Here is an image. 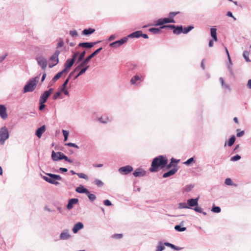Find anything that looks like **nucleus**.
I'll return each mask as SVG.
<instances>
[{
	"instance_id": "nucleus-43",
	"label": "nucleus",
	"mask_w": 251,
	"mask_h": 251,
	"mask_svg": "<svg viewBox=\"0 0 251 251\" xmlns=\"http://www.w3.org/2000/svg\"><path fill=\"white\" fill-rule=\"evenodd\" d=\"M86 195H87L89 199L91 201H95L96 199V196L93 194L90 193V192L89 191V193H87Z\"/></svg>"
},
{
	"instance_id": "nucleus-48",
	"label": "nucleus",
	"mask_w": 251,
	"mask_h": 251,
	"mask_svg": "<svg viewBox=\"0 0 251 251\" xmlns=\"http://www.w3.org/2000/svg\"><path fill=\"white\" fill-rule=\"evenodd\" d=\"M62 133L64 136V141H66L68 140V135H69V131L66 130H62Z\"/></svg>"
},
{
	"instance_id": "nucleus-51",
	"label": "nucleus",
	"mask_w": 251,
	"mask_h": 251,
	"mask_svg": "<svg viewBox=\"0 0 251 251\" xmlns=\"http://www.w3.org/2000/svg\"><path fill=\"white\" fill-rule=\"evenodd\" d=\"M94 183H95L96 185H97L99 187H101L104 184L103 182H102L101 180H100L99 179H95V180L94 181Z\"/></svg>"
},
{
	"instance_id": "nucleus-30",
	"label": "nucleus",
	"mask_w": 251,
	"mask_h": 251,
	"mask_svg": "<svg viewBox=\"0 0 251 251\" xmlns=\"http://www.w3.org/2000/svg\"><path fill=\"white\" fill-rule=\"evenodd\" d=\"M75 62L74 61V60L69 58L67 59L65 62L64 67H66V68L70 69Z\"/></svg>"
},
{
	"instance_id": "nucleus-19",
	"label": "nucleus",
	"mask_w": 251,
	"mask_h": 251,
	"mask_svg": "<svg viewBox=\"0 0 251 251\" xmlns=\"http://www.w3.org/2000/svg\"><path fill=\"white\" fill-rule=\"evenodd\" d=\"M95 46V43L93 42H81L80 43L78 47L86 49H90Z\"/></svg>"
},
{
	"instance_id": "nucleus-37",
	"label": "nucleus",
	"mask_w": 251,
	"mask_h": 251,
	"mask_svg": "<svg viewBox=\"0 0 251 251\" xmlns=\"http://www.w3.org/2000/svg\"><path fill=\"white\" fill-rule=\"evenodd\" d=\"M165 249V247L163 246V243L160 241L158 243V246L156 247V251H162Z\"/></svg>"
},
{
	"instance_id": "nucleus-54",
	"label": "nucleus",
	"mask_w": 251,
	"mask_h": 251,
	"mask_svg": "<svg viewBox=\"0 0 251 251\" xmlns=\"http://www.w3.org/2000/svg\"><path fill=\"white\" fill-rule=\"evenodd\" d=\"M84 66L85 65L82 62H81V63L73 71L75 72L77 71Z\"/></svg>"
},
{
	"instance_id": "nucleus-62",
	"label": "nucleus",
	"mask_w": 251,
	"mask_h": 251,
	"mask_svg": "<svg viewBox=\"0 0 251 251\" xmlns=\"http://www.w3.org/2000/svg\"><path fill=\"white\" fill-rule=\"evenodd\" d=\"M103 204L106 206H111L112 204L111 202L108 200H104L103 201Z\"/></svg>"
},
{
	"instance_id": "nucleus-45",
	"label": "nucleus",
	"mask_w": 251,
	"mask_h": 251,
	"mask_svg": "<svg viewBox=\"0 0 251 251\" xmlns=\"http://www.w3.org/2000/svg\"><path fill=\"white\" fill-rule=\"evenodd\" d=\"M192 162H195L194 158L193 157L189 158L188 160H187L186 161H185L183 163L187 166H189Z\"/></svg>"
},
{
	"instance_id": "nucleus-24",
	"label": "nucleus",
	"mask_w": 251,
	"mask_h": 251,
	"mask_svg": "<svg viewBox=\"0 0 251 251\" xmlns=\"http://www.w3.org/2000/svg\"><path fill=\"white\" fill-rule=\"evenodd\" d=\"M71 235L69 233L68 230H65L61 232L60 235V239L62 240H68L70 238Z\"/></svg>"
},
{
	"instance_id": "nucleus-27",
	"label": "nucleus",
	"mask_w": 251,
	"mask_h": 251,
	"mask_svg": "<svg viewBox=\"0 0 251 251\" xmlns=\"http://www.w3.org/2000/svg\"><path fill=\"white\" fill-rule=\"evenodd\" d=\"M89 65H85L84 66H83V68L80 70L79 72L77 74V75L74 77V79H76L78 76L85 73V72L89 69Z\"/></svg>"
},
{
	"instance_id": "nucleus-60",
	"label": "nucleus",
	"mask_w": 251,
	"mask_h": 251,
	"mask_svg": "<svg viewBox=\"0 0 251 251\" xmlns=\"http://www.w3.org/2000/svg\"><path fill=\"white\" fill-rule=\"evenodd\" d=\"M70 35L72 37L77 36L78 34L76 30H71L69 32Z\"/></svg>"
},
{
	"instance_id": "nucleus-31",
	"label": "nucleus",
	"mask_w": 251,
	"mask_h": 251,
	"mask_svg": "<svg viewBox=\"0 0 251 251\" xmlns=\"http://www.w3.org/2000/svg\"><path fill=\"white\" fill-rule=\"evenodd\" d=\"M179 160H177L173 157L171 159V162L169 164H167V166H166L167 169H169L171 168L172 167L174 166V163H177Z\"/></svg>"
},
{
	"instance_id": "nucleus-38",
	"label": "nucleus",
	"mask_w": 251,
	"mask_h": 251,
	"mask_svg": "<svg viewBox=\"0 0 251 251\" xmlns=\"http://www.w3.org/2000/svg\"><path fill=\"white\" fill-rule=\"evenodd\" d=\"M86 54V51L85 50L83 51L79 55H78V59H77V62L82 61L84 59V57L85 56V55Z\"/></svg>"
},
{
	"instance_id": "nucleus-44",
	"label": "nucleus",
	"mask_w": 251,
	"mask_h": 251,
	"mask_svg": "<svg viewBox=\"0 0 251 251\" xmlns=\"http://www.w3.org/2000/svg\"><path fill=\"white\" fill-rule=\"evenodd\" d=\"M61 90H59L58 92H56L53 96L52 99L53 100H57L59 97H60L61 95Z\"/></svg>"
},
{
	"instance_id": "nucleus-36",
	"label": "nucleus",
	"mask_w": 251,
	"mask_h": 251,
	"mask_svg": "<svg viewBox=\"0 0 251 251\" xmlns=\"http://www.w3.org/2000/svg\"><path fill=\"white\" fill-rule=\"evenodd\" d=\"M161 28H156V27H152L149 29V31L152 32L153 34H158L160 32V29Z\"/></svg>"
},
{
	"instance_id": "nucleus-9",
	"label": "nucleus",
	"mask_w": 251,
	"mask_h": 251,
	"mask_svg": "<svg viewBox=\"0 0 251 251\" xmlns=\"http://www.w3.org/2000/svg\"><path fill=\"white\" fill-rule=\"evenodd\" d=\"M53 91V88H50L47 91H45L41 95L39 100L43 102H46L48 98L50 97Z\"/></svg>"
},
{
	"instance_id": "nucleus-49",
	"label": "nucleus",
	"mask_w": 251,
	"mask_h": 251,
	"mask_svg": "<svg viewBox=\"0 0 251 251\" xmlns=\"http://www.w3.org/2000/svg\"><path fill=\"white\" fill-rule=\"evenodd\" d=\"M241 158V157L240 155L236 154V155L231 157L230 160L231 161H236L240 160Z\"/></svg>"
},
{
	"instance_id": "nucleus-25",
	"label": "nucleus",
	"mask_w": 251,
	"mask_h": 251,
	"mask_svg": "<svg viewBox=\"0 0 251 251\" xmlns=\"http://www.w3.org/2000/svg\"><path fill=\"white\" fill-rule=\"evenodd\" d=\"M143 78L142 76H140L138 75H134L130 79V83L132 84H134L138 81H142Z\"/></svg>"
},
{
	"instance_id": "nucleus-61",
	"label": "nucleus",
	"mask_w": 251,
	"mask_h": 251,
	"mask_svg": "<svg viewBox=\"0 0 251 251\" xmlns=\"http://www.w3.org/2000/svg\"><path fill=\"white\" fill-rule=\"evenodd\" d=\"M62 157H63V159H64V160H65L66 161H67V162H69V163H73V161L72 159H71L69 158H68V157L66 155H65V154L64 155V156H62Z\"/></svg>"
},
{
	"instance_id": "nucleus-13",
	"label": "nucleus",
	"mask_w": 251,
	"mask_h": 251,
	"mask_svg": "<svg viewBox=\"0 0 251 251\" xmlns=\"http://www.w3.org/2000/svg\"><path fill=\"white\" fill-rule=\"evenodd\" d=\"M178 169V168L177 165L174 166V168L173 169L170 170L169 171H168L166 173H164L163 174V176H162L163 177L166 178V177H169L171 176H173V175L176 174V173Z\"/></svg>"
},
{
	"instance_id": "nucleus-46",
	"label": "nucleus",
	"mask_w": 251,
	"mask_h": 251,
	"mask_svg": "<svg viewBox=\"0 0 251 251\" xmlns=\"http://www.w3.org/2000/svg\"><path fill=\"white\" fill-rule=\"evenodd\" d=\"M61 74H60L59 72H58L57 74H56L54 77L52 79V81L53 82H56L59 78H60L61 76Z\"/></svg>"
},
{
	"instance_id": "nucleus-40",
	"label": "nucleus",
	"mask_w": 251,
	"mask_h": 251,
	"mask_svg": "<svg viewBox=\"0 0 251 251\" xmlns=\"http://www.w3.org/2000/svg\"><path fill=\"white\" fill-rule=\"evenodd\" d=\"M249 52L248 51L245 50L243 52V55L244 58H245V59L246 60V61L247 62H250L251 60L249 58Z\"/></svg>"
},
{
	"instance_id": "nucleus-17",
	"label": "nucleus",
	"mask_w": 251,
	"mask_h": 251,
	"mask_svg": "<svg viewBox=\"0 0 251 251\" xmlns=\"http://www.w3.org/2000/svg\"><path fill=\"white\" fill-rule=\"evenodd\" d=\"M133 175L135 177L144 176L146 175V172L141 168H138L134 171Z\"/></svg>"
},
{
	"instance_id": "nucleus-23",
	"label": "nucleus",
	"mask_w": 251,
	"mask_h": 251,
	"mask_svg": "<svg viewBox=\"0 0 251 251\" xmlns=\"http://www.w3.org/2000/svg\"><path fill=\"white\" fill-rule=\"evenodd\" d=\"M75 191L77 193L80 194H87L89 193V190L85 188L84 186L80 185L79 186L76 187L75 189Z\"/></svg>"
},
{
	"instance_id": "nucleus-2",
	"label": "nucleus",
	"mask_w": 251,
	"mask_h": 251,
	"mask_svg": "<svg viewBox=\"0 0 251 251\" xmlns=\"http://www.w3.org/2000/svg\"><path fill=\"white\" fill-rule=\"evenodd\" d=\"M39 77L36 76L30 79L24 87V93L31 92L35 88Z\"/></svg>"
},
{
	"instance_id": "nucleus-7",
	"label": "nucleus",
	"mask_w": 251,
	"mask_h": 251,
	"mask_svg": "<svg viewBox=\"0 0 251 251\" xmlns=\"http://www.w3.org/2000/svg\"><path fill=\"white\" fill-rule=\"evenodd\" d=\"M102 50V47H100L96 50H95L93 52H92L90 55L88 56L87 57H86L82 61V62L85 65H88V63L90 61V60L95 57L96 55H97L101 50Z\"/></svg>"
},
{
	"instance_id": "nucleus-8",
	"label": "nucleus",
	"mask_w": 251,
	"mask_h": 251,
	"mask_svg": "<svg viewBox=\"0 0 251 251\" xmlns=\"http://www.w3.org/2000/svg\"><path fill=\"white\" fill-rule=\"evenodd\" d=\"M36 60L39 66H40L43 70H45L47 66V60L42 56H37Z\"/></svg>"
},
{
	"instance_id": "nucleus-20",
	"label": "nucleus",
	"mask_w": 251,
	"mask_h": 251,
	"mask_svg": "<svg viewBox=\"0 0 251 251\" xmlns=\"http://www.w3.org/2000/svg\"><path fill=\"white\" fill-rule=\"evenodd\" d=\"M168 23L167 18H160L155 22V24H154V25L161 26L162 25H164V24Z\"/></svg>"
},
{
	"instance_id": "nucleus-4",
	"label": "nucleus",
	"mask_w": 251,
	"mask_h": 251,
	"mask_svg": "<svg viewBox=\"0 0 251 251\" xmlns=\"http://www.w3.org/2000/svg\"><path fill=\"white\" fill-rule=\"evenodd\" d=\"M8 130L6 126H3L0 129V144L3 145L5 141L9 138Z\"/></svg>"
},
{
	"instance_id": "nucleus-26",
	"label": "nucleus",
	"mask_w": 251,
	"mask_h": 251,
	"mask_svg": "<svg viewBox=\"0 0 251 251\" xmlns=\"http://www.w3.org/2000/svg\"><path fill=\"white\" fill-rule=\"evenodd\" d=\"M95 31V29L92 28H85L82 31V34L85 36H89Z\"/></svg>"
},
{
	"instance_id": "nucleus-64",
	"label": "nucleus",
	"mask_w": 251,
	"mask_h": 251,
	"mask_svg": "<svg viewBox=\"0 0 251 251\" xmlns=\"http://www.w3.org/2000/svg\"><path fill=\"white\" fill-rule=\"evenodd\" d=\"M70 69L66 68V67H65V68L62 70L61 71L59 72L60 74H61V75H62L64 73H67L69 72Z\"/></svg>"
},
{
	"instance_id": "nucleus-11",
	"label": "nucleus",
	"mask_w": 251,
	"mask_h": 251,
	"mask_svg": "<svg viewBox=\"0 0 251 251\" xmlns=\"http://www.w3.org/2000/svg\"><path fill=\"white\" fill-rule=\"evenodd\" d=\"M199 197L195 199H190L187 201L188 209H192L196 206L198 205Z\"/></svg>"
},
{
	"instance_id": "nucleus-55",
	"label": "nucleus",
	"mask_w": 251,
	"mask_h": 251,
	"mask_svg": "<svg viewBox=\"0 0 251 251\" xmlns=\"http://www.w3.org/2000/svg\"><path fill=\"white\" fill-rule=\"evenodd\" d=\"M192 209L195 210L196 212H199L200 213L202 212V209L201 207L198 206V205L196 206Z\"/></svg>"
},
{
	"instance_id": "nucleus-14",
	"label": "nucleus",
	"mask_w": 251,
	"mask_h": 251,
	"mask_svg": "<svg viewBox=\"0 0 251 251\" xmlns=\"http://www.w3.org/2000/svg\"><path fill=\"white\" fill-rule=\"evenodd\" d=\"M46 129V127L45 125H43L41 127L38 128L35 131L36 136L40 138L42 135V134L45 132Z\"/></svg>"
},
{
	"instance_id": "nucleus-29",
	"label": "nucleus",
	"mask_w": 251,
	"mask_h": 251,
	"mask_svg": "<svg viewBox=\"0 0 251 251\" xmlns=\"http://www.w3.org/2000/svg\"><path fill=\"white\" fill-rule=\"evenodd\" d=\"M216 31L217 29L215 28L212 27L210 29L211 36L215 41H217L218 40Z\"/></svg>"
},
{
	"instance_id": "nucleus-21",
	"label": "nucleus",
	"mask_w": 251,
	"mask_h": 251,
	"mask_svg": "<svg viewBox=\"0 0 251 251\" xmlns=\"http://www.w3.org/2000/svg\"><path fill=\"white\" fill-rule=\"evenodd\" d=\"M83 227L84 226L82 223L78 222L74 225L72 230L74 233H76L79 230L82 229Z\"/></svg>"
},
{
	"instance_id": "nucleus-35",
	"label": "nucleus",
	"mask_w": 251,
	"mask_h": 251,
	"mask_svg": "<svg viewBox=\"0 0 251 251\" xmlns=\"http://www.w3.org/2000/svg\"><path fill=\"white\" fill-rule=\"evenodd\" d=\"M219 80L221 83L222 87H223L225 89H229V90L230 89V87H229V85L225 82L224 80L222 77H220L219 78Z\"/></svg>"
},
{
	"instance_id": "nucleus-22",
	"label": "nucleus",
	"mask_w": 251,
	"mask_h": 251,
	"mask_svg": "<svg viewBox=\"0 0 251 251\" xmlns=\"http://www.w3.org/2000/svg\"><path fill=\"white\" fill-rule=\"evenodd\" d=\"M0 116L3 119L7 117L6 108L3 105H0Z\"/></svg>"
},
{
	"instance_id": "nucleus-15",
	"label": "nucleus",
	"mask_w": 251,
	"mask_h": 251,
	"mask_svg": "<svg viewBox=\"0 0 251 251\" xmlns=\"http://www.w3.org/2000/svg\"><path fill=\"white\" fill-rule=\"evenodd\" d=\"M79 201V200L77 198H72L69 200L68 203L66 206L67 208L69 210L72 209L74 205L77 204Z\"/></svg>"
},
{
	"instance_id": "nucleus-18",
	"label": "nucleus",
	"mask_w": 251,
	"mask_h": 251,
	"mask_svg": "<svg viewBox=\"0 0 251 251\" xmlns=\"http://www.w3.org/2000/svg\"><path fill=\"white\" fill-rule=\"evenodd\" d=\"M141 30L136 31L128 34L126 37L127 38V40L128 38H138L141 37Z\"/></svg>"
},
{
	"instance_id": "nucleus-42",
	"label": "nucleus",
	"mask_w": 251,
	"mask_h": 251,
	"mask_svg": "<svg viewBox=\"0 0 251 251\" xmlns=\"http://www.w3.org/2000/svg\"><path fill=\"white\" fill-rule=\"evenodd\" d=\"M69 81V78H67L64 81V82H63L62 85L60 87V88H59L60 90H63V89H67V85Z\"/></svg>"
},
{
	"instance_id": "nucleus-16",
	"label": "nucleus",
	"mask_w": 251,
	"mask_h": 251,
	"mask_svg": "<svg viewBox=\"0 0 251 251\" xmlns=\"http://www.w3.org/2000/svg\"><path fill=\"white\" fill-rule=\"evenodd\" d=\"M180 12H170L168 14V18H167L168 19V22L169 23H176L175 21L174 18L175 16L177 14H179Z\"/></svg>"
},
{
	"instance_id": "nucleus-56",
	"label": "nucleus",
	"mask_w": 251,
	"mask_h": 251,
	"mask_svg": "<svg viewBox=\"0 0 251 251\" xmlns=\"http://www.w3.org/2000/svg\"><path fill=\"white\" fill-rule=\"evenodd\" d=\"M225 183L227 185H231L232 181L231 178H227L225 179Z\"/></svg>"
},
{
	"instance_id": "nucleus-33",
	"label": "nucleus",
	"mask_w": 251,
	"mask_h": 251,
	"mask_svg": "<svg viewBox=\"0 0 251 251\" xmlns=\"http://www.w3.org/2000/svg\"><path fill=\"white\" fill-rule=\"evenodd\" d=\"M175 229L176 231L179 232L184 231L186 230V228L185 227H182L180 225H176Z\"/></svg>"
},
{
	"instance_id": "nucleus-32",
	"label": "nucleus",
	"mask_w": 251,
	"mask_h": 251,
	"mask_svg": "<svg viewBox=\"0 0 251 251\" xmlns=\"http://www.w3.org/2000/svg\"><path fill=\"white\" fill-rule=\"evenodd\" d=\"M236 140L235 136L234 135H232L230 138L228 139L227 141V145L229 147L232 146Z\"/></svg>"
},
{
	"instance_id": "nucleus-52",
	"label": "nucleus",
	"mask_w": 251,
	"mask_h": 251,
	"mask_svg": "<svg viewBox=\"0 0 251 251\" xmlns=\"http://www.w3.org/2000/svg\"><path fill=\"white\" fill-rule=\"evenodd\" d=\"M240 130V129H237L236 130V131L237 132L236 136L237 137H241L243 136L245 134V131L244 130L239 131Z\"/></svg>"
},
{
	"instance_id": "nucleus-47",
	"label": "nucleus",
	"mask_w": 251,
	"mask_h": 251,
	"mask_svg": "<svg viewBox=\"0 0 251 251\" xmlns=\"http://www.w3.org/2000/svg\"><path fill=\"white\" fill-rule=\"evenodd\" d=\"M76 175L79 177V178H83V179H85L86 180H88V176L83 174V173H77L76 174Z\"/></svg>"
},
{
	"instance_id": "nucleus-58",
	"label": "nucleus",
	"mask_w": 251,
	"mask_h": 251,
	"mask_svg": "<svg viewBox=\"0 0 251 251\" xmlns=\"http://www.w3.org/2000/svg\"><path fill=\"white\" fill-rule=\"evenodd\" d=\"M46 102H43L42 101H40L39 100V103H40V106H39V109L40 110H42L43 109H44L46 106V105L45 104V103Z\"/></svg>"
},
{
	"instance_id": "nucleus-3",
	"label": "nucleus",
	"mask_w": 251,
	"mask_h": 251,
	"mask_svg": "<svg viewBox=\"0 0 251 251\" xmlns=\"http://www.w3.org/2000/svg\"><path fill=\"white\" fill-rule=\"evenodd\" d=\"M46 175L49 176H43L42 178L47 182L54 185L59 184V182H58L56 180H60L62 179V177L58 175L51 174V173H47Z\"/></svg>"
},
{
	"instance_id": "nucleus-59",
	"label": "nucleus",
	"mask_w": 251,
	"mask_h": 251,
	"mask_svg": "<svg viewBox=\"0 0 251 251\" xmlns=\"http://www.w3.org/2000/svg\"><path fill=\"white\" fill-rule=\"evenodd\" d=\"M78 52H75L74 53L73 55H72V57L71 59L74 60V61L75 62L76 58H78Z\"/></svg>"
},
{
	"instance_id": "nucleus-57",
	"label": "nucleus",
	"mask_w": 251,
	"mask_h": 251,
	"mask_svg": "<svg viewBox=\"0 0 251 251\" xmlns=\"http://www.w3.org/2000/svg\"><path fill=\"white\" fill-rule=\"evenodd\" d=\"M227 70L230 74V75H231V76H234V72H233V71L232 69V67L230 65H227Z\"/></svg>"
},
{
	"instance_id": "nucleus-50",
	"label": "nucleus",
	"mask_w": 251,
	"mask_h": 251,
	"mask_svg": "<svg viewBox=\"0 0 251 251\" xmlns=\"http://www.w3.org/2000/svg\"><path fill=\"white\" fill-rule=\"evenodd\" d=\"M169 28L173 29L175 28V25H162L161 26H160V28Z\"/></svg>"
},
{
	"instance_id": "nucleus-28",
	"label": "nucleus",
	"mask_w": 251,
	"mask_h": 251,
	"mask_svg": "<svg viewBox=\"0 0 251 251\" xmlns=\"http://www.w3.org/2000/svg\"><path fill=\"white\" fill-rule=\"evenodd\" d=\"M183 32L182 25H175V28L173 29V33L175 34H179Z\"/></svg>"
},
{
	"instance_id": "nucleus-39",
	"label": "nucleus",
	"mask_w": 251,
	"mask_h": 251,
	"mask_svg": "<svg viewBox=\"0 0 251 251\" xmlns=\"http://www.w3.org/2000/svg\"><path fill=\"white\" fill-rule=\"evenodd\" d=\"M221 208L219 206H215L214 204L212 207L211 211L214 213H220L221 212Z\"/></svg>"
},
{
	"instance_id": "nucleus-53",
	"label": "nucleus",
	"mask_w": 251,
	"mask_h": 251,
	"mask_svg": "<svg viewBox=\"0 0 251 251\" xmlns=\"http://www.w3.org/2000/svg\"><path fill=\"white\" fill-rule=\"evenodd\" d=\"M65 146L70 147H74V148H75L76 149H79V147L77 145H76L75 143H66V144H65Z\"/></svg>"
},
{
	"instance_id": "nucleus-12",
	"label": "nucleus",
	"mask_w": 251,
	"mask_h": 251,
	"mask_svg": "<svg viewBox=\"0 0 251 251\" xmlns=\"http://www.w3.org/2000/svg\"><path fill=\"white\" fill-rule=\"evenodd\" d=\"M64 154L61 152L58 151L55 152L54 151L51 152V158L53 161H56L63 159L62 156Z\"/></svg>"
},
{
	"instance_id": "nucleus-5",
	"label": "nucleus",
	"mask_w": 251,
	"mask_h": 251,
	"mask_svg": "<svg viewBox=\"0 0 251 251\" xmlns=\"http://www.w3.org/2000/svg\"><path fill=\"white\" fill-rule=\"evenodd\" d=\"M60 53V51L56 50L54 53L50 58V60L54 62V63H50L49 65V68H51L54 66L56 65L58 62V55Z\"/></svg>"
},
{
	"instance_id": "nucleus-6",
	"label": "nucleus",
	"mask_w": 251,
	"mask_h": 251,
	"mask_svg": "<svg viewBox=\"0 0 251 251\" xmlns=\"http://www.w3.org/2000/svg\"><path fill=\"white\" fill-rule=\"evenodd\" d=\"M127 41V38L124 37L120 40L113 42L109 44V46L113 48H118L120 46H122Z\"/></svg>"
},
{
	"instance_id": "nucleus-34",
	"label": "nucleus",
	"mask_w": 251,
	"mask_h": 251,
	"mask_svg": "<svg viewBox=\"0 0 251 251\" xmlns=\"http://www.w3.org/2000/svg\"><path fill=\"white\" fill-rule=\"evenodd\" d=\"M194 28V27L193 25H189L187 27H185L184 29L183 28L182 33L184 34H187L191 30H192Z\"/></svg>"
},
{
	"instance_id": "nucleus-63",
	"label": "nucleus",
	"mask_w": 251,
	"mask_h": 251,
	"mask_svg": "<svg viewBox=\"0 0 251 251\" xmlns=\"http://www.w3.org/2000/svg\"><path fill=\"white\" fill-rule=\"evenodd\" d=\"M122 237H123L122 234H115L113 235V238H114L115 239H121Z\"/></svg>"
},
{
	"instance_id": "nucleus-1",
	"label": "nucleus",
	"mask_w": 251,
	"mask_h": 251,
	"mask_svg": "<svg viewBox=\"0 0 251 251\" xmlns=\"http://www.w3.org/2000/svg\"><path fill=\"white\" fill-rule=\"evenodd\" d=\"M168 163V160L166 156L159 155L153 158L149 170L151 172H156L159 168L163 169L166 167Z\"/></svg>"
},
{
	"instance_id": "nucleus-41",
	"label": "nucleus",
	"mask_w": 251,
	"mask_h": 251,
	"mask_svg": "<svg viewBox=\"0 0 251 251\" xmlns=\"http://www.w3.org/2000/svg\"><path fill=\"white\" fill-rule=\"evenodd\" d=\"M178 208L179 209H188L187 203L180 202L178 204Z\"/></svg>"
},
{
	"instance_id": "nucleus-10",
	"label": "nucleus",
	"mask_w": 251,
	"mask_h": 251,
	"mask_svg": "<svg viewBox=\"0 0 251 251\" xmlns=\"http://www.w3.org/2000/svg\"><path fill=\"white\" fill-rule=\"evenodd\" d=\"M133 168L129 165L122 167L119 169V172L122 175H127L133 171Z\"/></svg>"
}]
</instances>
